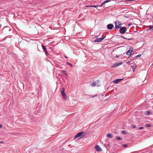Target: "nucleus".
<instances>
[{"instance_id": "obj_12", "label": "nucleus", "mask_w": 153, "mask_h": 153, "mask_svg": "<svg viewBox=\"0 0 153 153\" xmlns=\"http://www.w3.org/2000/svg\"><path fill=\"white\" fill-rule=\"evenodd\" d=\"M121 37L122 38L125 39H126L128 40H129L133 39H132V38H125L124 36H121Z\"/></svg>"}, {"instance_id": "obj_8", "label": "nucleus", "mask_w": 153, "mask_h": 153, "mask_svg": "<svg viewBox=\"0 0 153 153\" xmlns=\"http://www.w3.org/2000/svg\"><path fill=\"white\" fill-rule=\"evenodd\" d=\"M95 149L97 151L101 152L102 150V149L98 145H97L95 147Z\"/></svg>"}, {"instance_id": "obj_44", "label": "nucleus", "mask_w": 153, "mask_h": 153, "mask_svg": "<svg viewBox=\"0 0 153 153\" xmlns=\"http://www.w3.org/2000/svg\"><path fill=\"white\" fill-rule=\"evenodd\" d=\"M65 57L66 58H67V57L66 56H65Z\"/></svg>"}, {"instance_id": "obj_1", "label": "nucleus", "mask_w": 153, "mask_h": 153, "mask_svg": "<svg viewBox=\"0 0 153 153\" xmlns=\"http://www.w3.org/2000/svg\"><path fill=\"white\" fill-rule=\"evenodd\" d=\"M84 133V132L82 131L78 133L74 136V139H75L78 137H79V138H81L85 136V135H83Z\"/></svg>"}, {"instance_id": "obj_3", "label": "nucleus", "mask_w": 153, "mask_h": 153, "mask_svg": "<svg viewBox=\"0 0 153 153\" xmlns=\"http://www.w3.org/2000/svg\"><path fill=\"white\" fill-rule=\"evenodd\" d=\"M126 27H123L120 28L119 32L121 34H124L126 32Z\"/></svg>"}, {"instance_id": "obj_2", "label": "nucleus", "mask_w": 153, "mask_h": 153, "mask_svg": "<svg viewBox=\"0 0 153 153\" xmlns=\"http://www.w3.org/2000/svg\"><path fill=\"white\" fill-rule=\"evenodd\" d=\"M121 23L120 22L116 21L115 23V28L118 29L121 28Z\"/></svg>"}, {"instance_id": "obj_27", "label": "nucleus", "mask_w": 153, "mask_h": 153, "mask_svg": "<svg viewBox=\"0 0 153 153\" xmlns=\"http://www.w3.org/2000/svg\"><path fill=\"white\" fill-rule=\"evenodd\" d=\"M131 128H137V126H134L133 125H131Z\"/></svg>"}, {"instance_id": "obj_13", "label": "nucleus", "mask_w": 153, "mask_h": 153, "mask_svg": "<svg viewBox=\"0 0 153 153\" xmlns=\"http://www.w3.org/2000/svg\"><path fill=\"white\" fill-rule=\"evenodd\" d=\"M96 84H97V82H96V81H94L91 84V86L94 87L96 86Z\"/></svg>"}, {"instance_id": "obj_17", "label": "nucleus", "mask_w": 153, "mask_h": 153, "mask_svg": "<svg viewBox=\"0 0 153 153\" xmlns=\"http://www.w3.org/2000/svg\"><path fill=\"white\" fill-rule=\"evenodd\" d=\"M131 66L133 70V71H134L136 68V66L135 65H132Z\"/></svg>"}, {"instance_id": "obj_28", "label": "nucleus", "mask_w": 153, "mask_h": 153, "mask_svg": "<svg viewBox=\"0 0 153 153\" xmlns=\"http://www.w3.org/2000/svg\"><path fill=\"white\" fill-rule=\"evenodd\" d=\"M141 56V54H138L135 57H140Z\"/></svg>"}, {"instance_id": "obj_40", "label": "nucleus", "mask_w": 153, "mask_h": 153, "mask_svg": "<svg viewBox=\"0 0 153 153\" xmlns=\"http://www.w3.org/2000/svg\"><path fill=\"white\" fill-rule=\"evenodd\" d=\"M8 30L9 31H10V29H9V28H8Z\"/></svg>"}, {"instance_id": "obj_38", "label": "nucleus", "mask_w": 153, "mask_h": 153, "mask_svg": "<svg viewBox=\"0 0 153 153\" xmlns=\"http://www.w3.org/2000/svg\"><path fill=\"white\" fill-rule=\"evenodd\" d=\"M0 127L1 128H2V125L0 124Z\"/></svg>"}, {"instance_id": "obj_35", "label": "nucleus", "mask_w": 153, "mask_h": 153, "mask_svg": "<svg viewBox=\"0 0 153 153\" xmlns=\"http://www.w3.org/2000/svg\"><path fill=\"white\" fill-rule=\"evenodd\" d=\"M86 7H91L90 5V6H85Z\"/></svg>"}, {"instance_id": "obj_37", "label": "nucleus", "mask_w": 153, "mask_h": 153, "mask_svg": "<svg viewBox=\"0 0 153 153\" xmlns=\"http://www.w3.org/2000/svg\"><path fill=\"white\" fill-rule=\"evenodd\" d=\"M98 37V36H95V37H94V38H97Z\"/></svg>"}, {"instance_id": "obj_5", "label": "nucleus", "mask_w": 153, "mask_h": 153, "mask_svg": "<svg viewBox=\"0 0 153 153\" xmlns=\"http://www.w3.org/2000/svg\"><path fill=\"white\" fill-rule=\"evenodd\" d=\"M42 49L44 51V52L45 53V54L47 56H48V53L47 52V51L46 50V48L45 46L42 44Z\"/></svg>"}, {"instance_id": "obj_20", "label": "nucleus", "mask_w": 153, "mask_h": 153, "mask_svg": "<svg viewBox=\"0 0 153 153\" xmlns=\"http://www.w3.org/2000/svg\"><path fill=\"white\" fill-rule=\"evenodd\" d=\"M133 48L132 47H130L129 50V51H130L131 52H132L133 51Z\"/></svg>"}, {"instance_id": "obj_11", "label": "nucleus", "mask_w": 153, "mask_h": 153, "mask_svg": "<svg viewBox=\"0 0 153 153\" xmlns=\"http://www.w3.org/2000/svg\"><path fill=\"white\" fill-rule=\"evenodd\" d=\"M126 34H128V36H126L127 38H130L132 37V36L133 35L132 33H129L127 32L126 33Z\"/></svg>"}, {"instance_id": "obj_14", "label": "nucleus", "mask_w": 153, "mask_h": 153, "mask_svg": "<svg viewBox=\"0 0 153 153\" xmlns=\"http://www.w3.org/2000/svg\"><path fill=\"white\" fill-rule=\"evenodd\" d=\"M120 65L119 63H115L112 66V67H114L118 66Z\"/></svg>"}, {"instance_id": "obj_7", "label": "nucleus", "mask_w": 153, "mask_h": 153, "mask_svg": "<svg viewBox=\"0 0 153 153\" xmlns=\"http://www.w3.org/2000/svg\"><path fill=\"white\" fill-rule=\"evenodd\" d=\"M123 79H116L115 80H114L113 81V82L115 84H118L119 82H120L121 81H122Z\"/></svg>"}, {"instance_id": "obj_43", "label": "nucleus", "mask_w": 153, "mask_h": 153, "mask_svg": "<svg viewBox=\"0 0 153 153\" xmlns=\"http://www.w3.org/2000/svg\"><path fill=\"white\" fill-rule=\"evenodd\" d=\"M29 116H30V117H32L30 116V114H29Z\"/></svg>"}, {"instance_id": "obj_31", "label": "nucleus", "mask_w": 153, "mask_h": 153, "mask_svg": "<svg viewBox=\"0 0 153 153\" xmlns=\"http://www.w3.org/2000/svg\"><path fill=\"white\" fill-rule=\"evenodd\" d=\"M144 127H141L139 128V129H144Z\"/></svg>"}, {"instance_id": "obj_45", "label": "nucleus", "mask_w": 153, "mask_h": 153, "mask_svg": "<svg viewBox=\"0 0 153 153\" xmlns=\"http://www.w3.org/2000/svg\"><path fill=\"white\" fill-rule=\"evenodd\" d=\"M129 1H133V0H129Z\"/></svg>"}, {"instance_id": "obj_41", "label": "nucleus", "mask_w": 153, "mask_h": 153, "mask_svg": "<svg viewBox=\"0 0 153 153\" xmlns=\"http://www.w3.org/2000/svg\"><path fill=\"white\" fill-rule=\"evenodd\" d=\"M129 62H130L129 61L127 62V63H128V64L129 63Z\"/></svg>"}, {"instance_id": "obj_32", "label": "nucleus", "mask_w": 153, "mask_h": 153, "mask_svg": "<svg viewBox=\"0 0 153 153\" xmlns=\"http://www.w3.org/2000/svg\"><path fill=\"white\" fill-rule=\"evenodd\" d=\"M132 25V23H130L128 24V27H129L130 26H131Z\"/></svg>"}, {"instance_id": "obj_21", "label": "nucleus", "mask_w": 153, "mask_h": 153, "mask_svg": "<svg viewBox=\"0 0 153 153\" xmlns=\"http://www.w3.org/2000/svg\"><path fill=\"white\" fill-rule=\"evenodd\" d=\"M121 133L122 134H126L127 133V132L125 131H122Z\"/></svg>"}, {"instance_id": "obj_6", "label": "nucleus", "mask_w": 153, "mask_h": 153, "mask_svg": "<svg viewBox=\"0 0 153 153\" xmlns=\"http://www.w3.org/2000/svg\"><path fill=\"white\" fill-rule=\"evenodd\" d=\"M114 25L112 24H108L107 26V28L109 30H111L114 27Z\"/></svg>"}, {"instance_id": "obj_22", "label": "nucleus", "mask_w": 153, "mask_h": 153, "mask_svg": "<svg viewBox=\"0 0 153 153\" xmlns=\"http://www.w3.org/2000/svg\"><path fill=\"white\" fill-rule=\"evenodd\" d=\"M62 72L65 75H66L67 74L66 73V72L65 71H62Z\"/></svg>"}, {"instance_id": "obj_26", "label": "nucleus", "mask_w": 153, "mask_h": 153, "mask_svg": "<svg viewBox=\"0 0 153 153\" xmlns=\"http://www.w3.org/2000/svg\"><path fill=\"white\" fill-rule=\"evenodd\" d=\"M67 64L68 65H69L71 66V67H73V65H72V64H71V63H69V62H67Z\"/></svg>"}, {"instance_id": "obj_36", "label": "nucleus", "mask_w": 153, "mask_h": 153, "mask_svg": "<svg viewBox=\"0 0 153 153\" xmlns=\"http://www.w3.org/2000/svg\"><path fill=\"white\" fill-rule=\"evenodd\" d=\"M115 57H116V58H118V57H119V56H118L117 55H116L115 56Z\"/></svg>"}, {"instance_id": "obj_33", "label": "nucleus", "mask_w": 153, "mask_h": 153, "mask_svg": "<svg viewBox=\"0 0 153 153\" xmlns=\"http://www.w3.org/2000/svg\"><path fill=\"white\" fill-rule=\"evenodd\" d=\"M105 37H106V36H104V37H102V38H102V40H103V39H104L105 38Z\"/></svg>"}, {"instance_id": "obj_18", "label": "nucleus", "mask_w": 153, "mask_h": 153, "mask_svg": "<svg viewBox=\"0 0 153 153\" xmlns=\"http://www.w3.org/2000/svg\"><path fill=\"white\" fill-rule=\"evenodd\" d=\"M145 126L147 127H150L152 126V125L149 124H145Z\"/></svg>"}, {"instance_id": "obj_19", "label": "nucleus", "mask_w": 153, "mask_h": 153, "mask_svg": "<svg viewBox=\"0 0 153 153\" xmlns=\"http://www.w3.org/2000/svg\"><path fill=\"white\" fill-rule=\"evenodd\" d=\"M99 5H90L91 7H100Z\"/></svg>"}, {"instance_id": "obj_25", "label": "nucleus", "mask_w": 153, "mask_h": 153, "mask_svg": "<svg viewBox=\"0 0 153 153\" xmlns=\"http://www.w3.org/2000/svg\"><path fill=\"white\" fill-rule=\"evenodd\" d=\"M122 146H123L125 148H126L128 146V145H127L125 144H123Z\"/></svg>"}, {"instance_id": "obj_16", "label": "nucleus", "mask_w": 153, "mask_h": 153, "mask_svg": "<svg viewBox=\"0 0 153 153\" xmlns=\"http://www.w3.org/2000/svg\"><path fill=\"white\" fill-rule=\"evenodd\" d=\"M131 52L130 51L128 50V51L127 52L126 54L129 55H131Z\"/></svg>"}, {"instance_id": "obj_23", "label": "nucleus", "mask_w": 153, "mask_h": 153, "mask_svg": "<svg viewBox=\"0 0 153 153\" xmlns=\"http://www.w3.org/2000/svg\"><path fill=\"white\" fill-rule=\"evenodd\" d=\"M150 112L149 111H147L146 112V115H150Z\"/></svg>"}, {"instance_id": "obj_46", "label": "nucleus", "mask_w": 153, "mask_h": 153, "mask_svg": "<svg viewBox=\"0 0 153 153\" xmlns=\"http://www.w3.org/2000/svg\"><path fill=\"white\" fill-rule=\"evenodd\" d=\"M16 46L17 47H18H18H17V45H16Z\"/></svg>"}, {"instance_id": "obj_39", "label": "nucleus", "mask_w": 153, "mask_h": 153, "mask_svg": "<svg viewBox=\"0 0 153 153\" xmlns=\"http://www.w3.org/2000/svg\"><path fill=\"white\" fill-rule=\"evenodd\" d=\"M3 142V141H0V143H2Z\"/></svg>"}, {"instance_id": "obj_42", "label": "nucleus", "mask_w": 153, "mask_h": 153, "mask_svg": "<svg viewBox=\"0 0 153 153\" xmlns=\"http://www.w3.org/2000/svg\"><path fill=\"white\" fill-rule=\"evenodd\" d=\"M119 63V64H120H120H122V62H120V63Z\"/></svg>"}, {"instance_id": "obj_4", "label": "nucleus", "mask_w": 153, "mask_h": 153, "mask_svg": "<svg viewBox=\"0 0 153 153\" xmlns=\"http://www.w3.org/2000/svg\"><path fill=\"white\" fill-rule=\"evenodd\" d=\"M65 90L64 88H62V89L61 94L63 99L65 100H66L67 99V98L66 94L65 92Z\"/></svg>"}, {"instance_id": "obj_34", "label": "nucleus", "mask_w": 153, "mask_h": 153, "mask_svg": "<svg viewBox=\"0 0 153 153\" xmlns=\"http://www.w3.org/2000/svg\"><path fill=\"white\" fill-rule=\"evenodd\" d=\"M97 96V95H94V96L92 97H96Z\"/></svg>"}, {"instance_id": "obj_15", "label": "nucleus", "mask_w": 153, "mask_h": 153, "mask_svg": "<svg viewBox=\"0 0 153 153\" xmlns=\"http://www.w3.org/2000/svg\"><path fill=\"white\" fill-rule=\"evenodd\" d=\"M107 137L109 138H112L113 137V135L111 134H108Z\"/></svg>"}, {"instance_id": "obj_24", "label": "nucleus", "mask_w": 153, "mask_h": 153, "mask_svg": "<svg viewBox=\"0 0 153 153\" xmlns=\"http://www.w3.org/2000/svg\"><path fill=\"white\" fill-rule=\"evenodd\" d=\"M116 139L117 140H121L122 139L120 137H116Z\"/></svg>"}, {"instance_id": "obj_47", "label": "nucleus", "mask_w": 153, "mask_h": 153, "mask_svg": "<svg viewBox=\"0 0 153 153\" xmlns=\"http://www.w3.org/2000/svg\"><path fill=\"white\" fill-rule=\"evenodd\" d=\"M152 19H153V16H152Z\"/></svg>"}, {"instance_id": "obj_10", "label": "nucleus", "mask_w": 153, "mask_h": 153, "mask_svg": "<svg viewBox=\"0 0 153 153\" xmlns=\"http://www.w3.org/2000/svg\"><path fill=\"white\" fill-rule=\"evenodd\" d=\"M102 40V38H100L97 39H95L94 40V42H100Z\"/></svg>"}, {"instance_id": "obj_30", "label": "nucleus", "mask_w": 153, "mask_h": 153, "mask_svg": "<svg viewBox=\"0 0 153 153\" xmlns=\"http://www.w3.org/2000/svg\"><path fill=\"white\" fill-rule=\"evenodd\" d=\"M96 81V82H97V83H100V81L98 80H97V81Z\"/></svg>"}, {"instance_id": "obj_29", "label": "nucleus", "mask_w": 153, "mask_h": 153, "mask_svg": "<svg viewBox=\"0 0 153 153\" xmlns=\"http://www.w3.org/2000/svg\"><path fill=\"white\" fill-rule=\"evenodd\" d=\"M149 29H152V30H153V25L152 26H151V27H150Z\"/></svg>"}, {"instance_id": "obj_9", "label": "nucleus", "mask_w": 153, "mask_h": 153, "mask_svg": "<svg viewBox=\"0 0 153 153\" xmlns=\"http://www.w3.org/2000/svg\"><path fill=\"white\" fill-rule=\"evenodd\" d=\"M111 1V0H107L106 1H103L102 4L100 6V7L102 6L103 5L105 4V3H107L108 2H109Z\"/></svg>"}, {"instance_id": "obj_48", "label": "nucleus", "mask_w": 153, "mask_h": 153, "mask_svg": "<svg viewBox=\"0 0 153 153\" xmlns=\"http://www.w3.org/2000/svg\"><path fill=\"white\" fill-rule=\"evenodd\" d=\"M135 0H133V1H135Z\"/></svg>"}]
</instances>
